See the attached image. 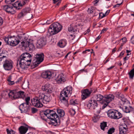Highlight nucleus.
Here are the masks:
<instances>
[{
	"mask_svg": "<svg viewBox=\"0 0 134 134\" xmlns=\"http://www.w3.org/2000/svg\"><path fill=\"white\" fill-rule=\"evenodd\" d=\"M57 112L58 115L53 110L47 109L41 113L40 115L43 120L46 121L47 119L48 118L50 120L49 124L56 126L60 124L59 116L63 117L65 115V112L63 109H57Z\"/></svg>",
	"mask_w": 134,
	"mask_h": 134,
	"instance_id": "1",
	"label": "nucleus"
},
{
	"mask_svg": "<svg viewBox=\"0 0 134 134\" xmlns=\"http://www.w3.org/2000/svg\"><path fill=\"white\" fill-rule=\"evenodd\" d=\"M32 56L29 53H23L17 60L16 65L17 68L19 70H26L27 66H29L31 63Z\"/></svg>",
	"mask_w": 134,
	"mask_h": 134,
	"instance_id": "2",
	"label": "nucleus"
},
{
	"mask_svg": "<svg viewBox=\"0 0 134 134\" xmlns=\"http://www.w3.org/2000/svg\"><path fill=\"white\" fill-rule=\"evenodd\" d=\"M52 99V96L49 94L45 95L44 93H40L38 97H35L31 102L33 105L37 108H41L43 106L42 102L44 104H47Z\"/></svg>",
	"mask_w": 134,
	"mask_h": 134,
	"instance_id": "3",
	"label": "nucleus"
},
{
	"mask_svg": "<svg viewBox=\"0 0 134 134\" xmlns=\"http://www.w3.org/2000/svg\"><path fill=\"white\" fill-rule=\"evenodd\" d=\"M104 96L100 94L96 95L97 100L91 98L89 100L86 104L87 107L93 109V111L96 114V117H97L100 113L101 110V107L97 103L98 101H100V103L103 100Z\"/></svg>",
	"mask_w": 134,
	"mask_h": 134,
	"instance_id": "4",
	"label": "nucleus"
},
{
	"mask_svg": "<svg viewBox=\"0 0 134 134\" xmlns=\"http://www.w3.org/2000/svg\"><path fill=\"white\" fill-rule=\"evenodd\" d=\"M24 40H27V38L25 36V34L19 35L16 36H9L4 38V41L7 42V44L12 46H16L19 43L20 41H22Z\"/></svg>",
	"mask_w": 134,
	"mask_h": 134,
	"instance_id": "5",
	"label": "nucleus"
},
{
	"mask_svg": "<svg viewBox=\"0 0 134 134\" xmlns=\"http://www.w3.org/2000/svg\"><path fill=\"white\" fill-rule=\"evenodd\" d=\"M72 87L69 86L64 88L60 94V99L62 102L64 103L65 105H68V96L71 94Z\"/></svg>",
	"mask_w": 134,
	"mask_h": 134,
	"instance_id": "6",
	"label": "nucleus"
},
{
	"mask_svg": "<svg viewBox=\"0 0 134 134\" xmlns=\"http://www.w3.org/2000/svg\"><path fill=\"white\" fill-rule=\"evenodd\" d=\"M62 27L59 23H54L50 25L48 29V31L51 35L57 34L62 29Z\"/></svg>",
	"mask_w": 134,
	"mask_h": 134,
	"instance_id": "7",
	"label": "nucleus"
},
{
	"mask_svg": "<svg viewBox=\"0 0 134 134\" xmlns=\"http://www.w3.org/2000/svg\"><path fill=\"white\" fill-rule=\"evenodd\" d=\"M9 95L13 99L21 98L24 99L25 97L24 92L21 91H17L16 90L10 91Z\"/></svg>",
	"mask_w": 134,
	"mask_h": 134,
	"instance_id": "8",
	"label": "nucleus"
},
{
	"mask_svg": "<svg viewBox=\"0 0 134 134\" xmlns=\"http://www.w3.org/2000/svg\"><path fill=\"white\" fill-rule=\"evenodd\" d=\"M115 97L113 94H109L105 95L104 96L103 100L101 104L103 105L102 107V109L105 108L111 101L114 99Z\"/></svg>",
	"mask_w": 134,
	"mask_h": 134,
	"instance_id": "9",
	"label": "nucleus"
},
{
	"mask_svg": "<svg viewBox=\"0 0 134 134\" xmlns=\"http://www.w3.org/2000/svg\"><path fill=\"white\" fill-rule=\"evenodd\" d=\"M3 61V67L5 70L9 71L12 69L13 62L11 60L7 59Z\"/></svg>",
	"mask_w": 134,
	"mask_h": 134,
	"instance_id": "10",
	"label": "nucleus"
},
{
	"mask_svg": "<svg viewBox=\"0 0 134 134\" xmlns=\"http://www.w3.org/2000/svg\"><path fill=\"white\" fill-rule=\"evenodd\" d=\"M44 55L42 53H38L36 56V61L35 63H34L33 65L34 67H36L38 66L44 60Z\"/></svg>",
	"mask_w": 134,
	"mask_h": 134,
	"instance_id": "11",
	"label": "nucleus"
},
{
	"mask_svg": "<svg viewBox=\"0 0 134 134\" xmlns=\"http://www.w3.org/2000/svg\"><path fill=\"white\" fill-rule=\"evenodd\" d=\"M92 92V90H89L88 89L84 90L82 92L81 95L82 99L84 100L89 97Z\"/></svg>",
	"mask_w": 134,
	"mask_h": 134,
	"instance_id": "12",
	"label": "nucleus"
},
{
	"mask_svg": "<svg viewBox=\"0 0 134 134\" xmlns=\"http://www.w3.org/2000/svg\"><path fill=\"white\" fill-rule=\"evenodd\" d=\"M24 40L21 42V43L23 46H24L27 48H29V51H32V50L34 48V46L33 44L28 42V41H26V40Z\"/></svg>",
	"mask_w": 134,
	"mask_h": 134,
	"instance_id": "13",
	"label": "nucleus"
},
{
	"mask_svg": "<svg viewBox=\"0 0 134 134\" xmlns=\"http://www.w3.org/2000/svg\"><path fill=\"white\" fill-rule=\"evenodd\" d=\"M115 95L116 97L121 100L123 104L126 102H129L125 98L124 95L120 92H116L115 93Z\"/></svg>",
	"mask_w": 134,
	"mask_h": 134,
	"instance_id": "14",
	"label": "nucleus"
},
{
	"mask_svg": "<svg viewBox=\"0 0 134 134\" xmlns=\"http://www.w3.org/2000/svg\"><path fill=\"white\" fill-rule=\"evenodd\" d=\"M13 6L12 4L11 5H7L4 6L3 9L8 13L12 14H14L15 13V11L13 9Z\"/></svg>",
	"mask_w": 134,
	"mask_h": 134,
	"instance_id": "15",
	"label": "nucleus"
},
{
	"mask_svg": "<svg viewBox=\"0 0 134 134\" xmlns=\"http://www.w3.org/2000/svg\"><path fill=\"white\" fill-rule=\"evenodd\" d=\"M31 10V8H26L22 10L21 12L19 14L18 18L19 19H20L23 18L28 13H30Z\"/></svg>",
	"mask_w": 134,
	"mask_h": 134,
	"instance_id": "16",
	"label": "nucleus"
},
{
	"mask_svg": "<svg viewBox=\"0 0 134 134\" xmlns=\"http://www.w3.org/2000/svg\"><path fill=\"white\" fill-rule=\"evenodd\" d=\"M8 52L5 49L0 51V60L1 61L7 59L8 56Z\"/></svg>",
	"mask_w": 134,
	"mask_h": 134,
	"instance_id": "17",
	"label": "nucleus"
},
{
	"mask_svg": "<svg viewBox=\"0 0 134 134\" xmlns=\"http://www.w3.org/2000/svg\"><path fill=\"white\" fill-rule=\"evenodd\" d=\"M46 44V39L44 38H41L37 41L36 44L37 47L38 48H41L42 46L45 45Z\"/></svg>",
	"mask_w": 134,
	"mask_h": 134,
	"instance_id": "18",
	"label": "nucleus"
},
{
	"mask_svg": "<svg viewBox=\"0 0 134 134\" xmlns=\"http://www.w3.org/2000/svg\"><path fill=\"white\" fill-rule=\"evenodd\" d=\"M42 89L43 91H46L49 94L52 93L53 88L51 85L47 83L42 86Z\"/></svg>",
	"mask_w": 134,
	"mask_h": 134,
	"instance_id": "19",
	"label": "nucleus"
},
{
	"mask_svg": "<svg viewBox=\"0 0 134 134\" xmlns=\"http://www.w3.org/2000/svg\"><path fill=\"white\" fill-rule=\"evenodd\" d=\"M55 80L57 83H63L66 81L64 75L63 74L59 75L56 78Z\"/></svg>",
	"mask_w": 134,
	"mask_h": 134,
	"instance_id": "20",
	"label": "nucleus"
},
{
	"mask_svg": "<svg viewBox=\"0 0 134 134\" xmlns=\"http://www.w3.org/2000/svg\"><path fill=\"white\" fill-rule=\"evenodd\" d=\"M52 76L51 72L49 71H46L43 72L41 74L42 77L44 78L50 79Z\"/></svg>",
	"mask_w": 134,
	"mask_h": 134,
	"instance_id": "21",
	"label": "nucleus"
},
{
	"mask_svg": "<svg viewBox=\"0 0 134 134\" xmlns=\"http://www.w3.org/2000/svg\"><path fill=\"white\" fill-rule=\"evenodd\" d=\"M120 134H126V132L128 130V128L126 125L124 126H121L119 127Z\"/></svg>",
	"mask_w": 134,
	"mask_h": 134,
	"instance_id": "22",
	"label": "nucleus"
},
{
	"mask_svg": "<svg viewBox=\"0 0 134 134\" xmlns=\"http://www.w3.org/2000/svg\"><path fill=\"white\" fill-rule=\"evenodd\" d=\"M77 27L76 25L71 24L68 28V31L71 32H74L77 31Z\"/></svg>",
	"mask_w": 134,
	"mask_h": 134,
	"instance_id": "23",
	"label": "nucleus"
},
{
	"mask_svg": "<svg viewBox=\"0 0 134 134\" xmlns=\"http://www.w3.org/2000/svg\"><path fill=\"white\" fill-rule=\"evenodd\" d=\"M115 113L113 114V115H114L115 117L113 118V119H118L121 118L122 116V114L121 113L118 111L117 110H115Z\"/></svg>",
	"mask_w": 134,
	"mask_h": 134,
	"instance_id": "24",
	"label": "nucleus"
},
{
	"mask_svg": "<svg viewBox=\"0 0 134 134\" xmlns=\"http://www.w3.org/2000/svg\"><path fill=\"white\" fill-rule=\"evenodd\" d=\"M28 129V128L23 126H21L19 128V130L21 134H25Z\"/></svg>",
	"mask_w": 134,
	"mask_h": 134,
	"instance_id": "25",
	"label": "nucleus"
},
{
	"mask_svg": "<svg viewBox=\"0 0 134 134\" xmlns=\"http://www.w3.org/2000/svg\"><path fill=\"white\" fill-rule=\"evenodd\" d=\"M115 110L114 109H110L108 110L107 112V114L108 116L109 117L113 119V118L114 116V118L115 117L114 115H113L114 113L115 114Z\"/></svg>",
	"mask_w": 134,
	"mask_h": 134,
	"instance_id": "26",
	"label": "nucleus"
},
{
	"mask_svg": "<svg viewBox=\"0 0 134 134\" xmlns=\"http://www.w3.org/2000/svg\"><path fill=\"white\" fill-rule=\"evenodd\" d=\"M66 40L65 39L59 41L58 43V46L61 48L64 47L66 44Z\"/></svg>",
	"mask_w": 134,
	"mask_h": 134,
	"instance_id": "27",
	"label": "nucleus"
},
{
	"mask_svg": "<svg viewBox=\"0 0 134 134\" xmlns=\"http://www.w3.org/2000/svg\"><path fill=\"white\" fill-rule=\"evenodd\" d=\"M12 5L14 8L18 10L20 9L19 7H21L22 6V4L18 1H16L14 4H12Z\"/></svg>",
	"mask_w": 134,
	"mask_h": 134,
	"instance_id": "28",
	"label": "nucleus"
},
{
	"mask_svg": "<svg viewBox=\"0 0 134 134\" xmlns=\"http://www.w3.org/2000/svg\"><path fill=\"white\" fill-rule=\"evenodd\" d=\"M22 108V107H21V108H22V111L21 112V113H25L29 111V107L27 106V105H25L24 107V109H23Z\"/></svg>",
	"mask_w": 134,
	"mask_h": 134,
	"instance_id": "29",
	"label": "nucleus"
},
{
	"mask_svg": "<svg viewBox=\"0 0 134 134\" xmlns=\"http://www.w3.org/2000/svg\"><path fill=\"white\" fill-rule=\"evenodd\" d=\"M129 78L130 79H133L134 76V68L131 70L129 73Z\"/></svg>",
	"mask_w": 134,
	"mask_h": 134,
	"instance_id": "30",
	"label": "nucleus"
},
{
	"mask_svg": "<svg viewBox=\"0 0 134 134\" xmlns=\"http://www.w3.org/2000/svg\"><path fill=\"white\" fill-rule=\"evenodd\" d=\"M107 126V123L105 122H103L102 123H101L100 125L101 129L103 130H104L105 128Z\"/></svg>",
	"mask_w": 134,
	"mask_h": 134,
	"instance_id": "31",
	"label": "nucleus"
},
{
	"mask_svg": "<svg viewBox=\"0 0 134 134\" xmlns=\"http://www.w3.org/2000/svg\"><path fill=\"white\" fill-rule=\"evenodd\" d=\"M125 110L124 111L126 113H129L132 111V107L129 106V107L125 106Z\"/></svg>",
	"mask_w": 134,
	"mask_h": 134,
	"instance_id": "32",
	"label": "nucleus"
},
{
	"mask_svg": "<svg viewBox=\"0 0 134 134\" xmlns=\"http://www.w3.org/2000/svg\"><path fill=\"white\" fill-rule=\"evenodd\" d=\"M69 104H70L74 105H76V104H78V102L76 100H74L73 99H71L70 100Z\"/></svg>",
	"mask_w": 134,
	"mask_h": 134,
	"instance_id": "33",
	"label": "nucleus"
},
{
	"mask_svg": "<svg viewBox=\"0 0 134 134\" xmlns=\"http://www.w3.org/2000/svg\"><path fill=\"white\" fill-rule=\"evenodd\" d=\"M6 131L8 134H15V132L14 131L11 129L9 130V129H7Z\"/></svg>",
	"mask_w": 134,
	"mask_h": 134,
	"instance_id": "34",
	"label": "nucleus"
},
{
	"mask_svg": "<svg viewBox=\"0 0 134 134\" xmlns=\"http://www.w3.org/2000/svg\"><path fill=\"white\" fill-rule=\"evenodd\" d=\"M115 130V129L114 127L110 128L108 130L107 132L108 134H112L114 133Z\"/></svg>",
	"mask_w": 134,
	"mask_h": 134,
	"instance_id": "35",
	"label": "nucleus"
},
{
	"mask_svg": "<svg viewBox=\"0 0 134 134\" xmlns=\"http://www.w3.org/2000/svg\"><path fill=\"white\" fill-rule=\"evenodd\" d=\"M15 0H5V3L7 5L9 4H12V3Z\"/></svg>",
	"mask_w": 134,
	"mask_h": 134,
	"instance_id": "36",
	"label": "nucleus"
},
{
	"mask_svg": "<svg viewBox=\"0 0 134 134\" xmlns=\"http://www.w3.org/2000/svg\"><path fill=\"white\" fill-rule=\"evenodd\" d=\"M26 105V104L25 103H23L21 104L19 106V108L20 110L21 111V112L22 111V108H21V107H22V108L24 109V107L25 105Z\"/></svg>",
	"mask_w": 134,
	"mask_h": 134,
	"instance_id": "37",
	"label": "nucleus"
},
{
	"mask_svg": "<svg viewBox=\"0 0 134 134\" xmlns=\"http://www.w3.org/2000/svg\"><path fill=\"white\" fill-rule=\"evenodd\" d=\"M69 113L71 115L73 116L75 114L76 112L74 109H71L69 111Z\"/></svg>",
	"mask_w": 134,
	"mask_h": 134,
	"instance_id": "38",
	"label": "nucleus"
},
{
	"mask_svg": "<svg viewBox=\"0 0 134 134\" xmlns=\"http://www.w3.org/2000/svg\"><path fill=\"white\" fill-rule=\"evenodd\" d=\"M30 100V98L29 97H27L25 98V100L26 101V104L27 105H28L29 104V102Z\"/></svg>",
	"mask_w": 134,
	"mask_h": 134,
	"instance_id": "39",
	"label": "nucleus"
},
{
	"mask_svg": "<svg viewBox=\"0 0 134 134\" xmlns=\"http://www.w3.org/2000/svg\"><path fill=\"white\" fill-rule=\"evenodd\" d=\"M9 92L8 93L7 91H6L5 92H4L2 96H4L5 95V96H6V97H7V96H9V97L10 98H11L12 99L13 98H12L10 97V96L9 95Z\"/></svg>",
	"mask_w": 134,
	"mask_h": 134,
	"instance_id": "40",
	"label": "nucleus"
},
{
	"mask_svg": "<svg viewBox=\"0 0 134 134\" xmlns=\"http://www.w3.org/2000/svg\"><path fill=\"white\" fill-rule=\"evenodd\" d=\"M38 109L35 108H32L31 109V111L32 113V114H35L38 111Z\"/></svg>",
	"mask_w": 134,
	"mask_h": 134,
	"instance_id": "41",
	"label": "nucleus"
},
{
	"mask_svg": "<svg viewBox=\"0 0 134 134\" xmlns=\"http://www.w3.org/2000/svg\"><path fill=\"white\" fill-rule=\"evenodd\" d=\"M99 18L100 19L106 16L105 14L103 13L102 12L99 13Z\"/></svg>",
	"mask_w": 134,
	"mask_h": 134,
	"instance_id": "42",
	"label": "nucleus"
},
{
	"mask_svg": "<svg viewBox=\"0 0 134 134\" xmlns=\"http://www.w3.org/2000/svg\"><path fill=\"white\" fill-rule=\"evenodd\" d=\"M53 20L52 19H50L49 20H47L46 21V23L47 24H49L51 23Z\"/></svg>",
	"mask_w": 134,
	"mask_h": 134,
	"instance_id": "43",
	"label": "nucleus"
},
{
	"mask_svg": "<svg viewBox=\"0 0 134 134\" xmlns=\"http://www.w3.org/2000/svg\"><path fill=\"white\" fill-rule=\"evenodd\" d=\"M108 28H104L101 31L100 34H102L103 33H104L106 32V31L108 30Z\"/></svg>",
	"mask_w": 134,
	"mask_h": 134,
	"instance_id": "44",
	"label": "nucleus"
},
{
	"mask_svg": "<svg viewBox=\"0 0 134 134\" xmlns=\"http://www.w3.org/2000/svg\"><path fill=\"white\" fill-rule=\"evenodd\" d=\"M67 6L68 5L67 4H66L65 6L62 7L59 10L60 11H62L64 10L65 9L66 7H67Z\"/></svg>",
	"mask_w": 134,
	"mask_h": 134,
	"instance_id": "45",
	"label": "nucleus"
},
{
	"mask_svg": "<svg viewBox=\"0 0 134 134\" xmlns=\"http://www.w3.org/2000/svg\"><path fill=\"white\" fill-rule=\"evenodd\" d=\"M130 41L132 44H134V35L133 36L131 39Z\"/></svg>",
	"mask_w": 134,
	"mask_h": 134,
	"instance_id": "46",
	"label": "nucleus"
},
{
	"mask_svg": "<svg viewBox=\"0 0 134 134\" xmlns=\"http://www.w3.org/2000/svg\"><path fill=\"white\" fill-rule=\"evenodd\" d=\"M122 42H123V44H124L127 41V38L126 37H124L122 39Z\"/></svg>",
	"mask_w": 134,
	"mask_h": 134,
	"instance_id": "47",
	"label": "nucleus"
},
{
	"mask_svg": "<svg viewBox=\"0 0 134 134\" xmlns=\"http://www.w3.org/2000/svg\"><path fill=\"white\" fill-rule=\"evenodd\" d=\"M123 2H122L121 3L119 4H117L115 5H114L113 6V7L114 8H115L116 7H119L120 5H121L122 3Z\"/></svg>",
	"mask_w": 134,
	"mask_h": 134,
	"instance_id": "48",
	"label": "nucleus"
},
{
	"mask_svg": "<svg viewBox=\"0 0 134 134\" xmlns=\"http://www.w3.org/2000/svg\"><path fill=\"white\" fill-rule=\"evenodd\" d=\"M88 12L90 14L93 12V10L92 8H88Z\"/></svg>",
	"mask_w": 134,
	"mask_h": 134,
	"instance_id": "49",
	"label": "nucleus"
},
{
	"mask_svg": "<svg viewBox=\"0 0 134 134\" xmlns=\"http://www.w3.org/2000/svg\"><path fill=\"white\" fill-rule=\"evenodd\" d=\"M22 78L20 77V78L18 79L17 81H16L15 82V83L16 84H18V83L19 82L21 81L22 80Z\"/></svg>",
	"mask_w": 134,
	"mask_h": 134,
	"instance_id": "50",
	"label": "nucleus"
},
{
	"mask_svg": "<svg viewBox=\"0 0 134 134\" xmlns=\"http://www.w3.org/2000/svg\"><path fill=\"white\" fill-rule=\"evenodd\" d=\"M15 83L14 81H9L8 84L9 85H12L14 84Z\"/></svg>",
	"mask_w": 134,
	"mask_h": 134,
	"instance_id": "51",
	"label": "nucleus"
},
{
	"mask_svg": "<svg viewBox=\"0 0 134 134\" xmlns=\"http://www.w3.org/2000/svg\"><path fill=\"white\" fill-rule=\"evenodd\" d=\"M3 23V20L2 18L0 16V26L2 25Z\"/></svg>",
	"mask_w": 134,
	"mask_h": 134,
	"instance_id": "52",
	"label": "nucleus"
},
{
	"mask_svg": "<svg viewBox=\"0 0 134 134\" xmlns=\"http://www.w3.org/2000/svg\"><path fill=\"white\" fill-rule=\"evenodd\" d=\"M129 57H124V62H125V63H126V60H127L129 59Z\"/></svg>",
	"mask_w": 134,
	"mask_h": 134,
	"instance_id": "53",
	"label": "nucleus"
},
{
	"mask_svg": "<svg viewBox=\"0 0 134 134\" xmlns=\"http://www.w3.org/2000/svg\"><path fill=\"white\" fill-rule=\"evenodd\" d=\"M125 51H122L120 54L118 56V57H120L121 56H123L124 54Z\"/></svg>",
	"mask_w": 134,
	"mask_h": 134,
	"instance_id": "54",
	"label": "nucleus"
},
{
	"mask_svg": "<svg viewBox=\"0 0 134 134\" xmlns=\"http://www.w3.org/2000/svg\"><path fill=\"white\" fill-rule=\"evenodd\" d=\"M23 5H24L26 3H28L29 1V0H23Z\"/></svg>",
	"mask_w": 134,
	"mask_h": 134,
	"instance_id": "55",
	"label": "nucleus"
},
{
	"mask_svg": "<svg viewBox=\"0 0 134 134\" xmlns=\"http://www.w3.org/2000/svg\"><path fill=\"white\" fill-rule=\"evenodd\" d=\"M122 120L124 122V124H125L126 123V122H127V119L124 118L122 119Z\"/></svg>",
	"mask_w": 134,
	"mask_h": 134,
	"instance_id": "56",
	"label": "nucleus"
},
{
	"mask_svg": "<svg viewBox=\"0 0 134 134\" xmlns=\"http://www.w3.org/2000/svg\"><path fill=\"white\" fill-rule=\"evenodd\" d=\"M98 120V119L97 118L95 117H94V118L93 119V120L94 122H96Z\"/></svg>",
	"mask_w": 134,
	"mask_h": 134,
	"instance_id": "57",
	"label": "nucleus"
},
{
	"mask_svg": "<svg viewBox=\"0 0 134 134\" xmlns=\"http://www.w3.org/2000/svg\"><path fill=\"white\" fill-rule=\"evenodd\" d=\"M99 1V0H96L94 1L93 2V3L94 5H96V4H97L98 2Z\"/></svg>",
	"mask_w": 134,
	"mask_h": 134,
	"instance_id": "58",
	"label": "nucleus"
},
{
	"mask_svg": "<svg viewBox=\"0 0 134 134\" xmlns=\"http://www.w3.org/2000/svg\"><path fill=\"white\" fill-rule=\"evenodd\" d=\"M110 12V10H107L105 12V15H108L109 14V13Z\"/></svg>",
	"mask_w": 134,
	"mask_h": 134,
	"instance_id": "59",
	"label": "nucleus"
},
{
	"mask_svg": "<svg viewBox=\"0 0 134 134\" xmlns=\"http://www.w3.org/2000/svg\"><path fill=\"white\" fill-rule=\"evenodd\" d=\"M116 48L115 47L112 50V53L113 54L116 51Z\"/></svg>",
	"mask_w": 134,
	"mask_h": 134,
	"instance_id": "60",
	"label": "nucleus"
},
{
	"mask_svg": "<svg viewBox=\"0 0 134 134\" xmlns=\"http://www.w3.org/2000/svg\"><path fill=\"white\" fill-rule=\"evenodd\" d=\"M114 67H115L114 66H111L109 68H108L107 69V70H109L110 69H112L113 68H114Z\"/></svg>",
	"mask_w": 134,
	"mask_h": 134,
	"instance_id": "61",
	"label": "nucleus"
},
{
	"mask_svg": "<svg viewBox=\"0 0 134 134\" xmlns=\"http://www.w3.org/2000/svg\"><path fill=\"white\" fill-rule=\"evenodd\" d=\"M101 37V36H99L97 37V38H96V40H97V41H98V40Z\"/></svg>",
	"mask_w": 134,
	"mask_h": 134,
	"instance_id": "62",
	"label": "nucleus"
},
{
	"mask_svg": "<svg viewBox=\"0 0 134 134\" xmlns=\"http://www.w3.org/2000/svg\"><path fill=\"white\" fill-rule=\"evenodd\" d=\"M123 46V45L122 44H121V46H120V47H119V51H121L122 49V47Z\"/></svg>",
	"mask_w": 134,
	"mask_h": 134,
	"instance_id": "63",
	"label": "nucleus"
},
{
	"mask_svg": "<svg viewBox=\"0 0 134 134\" xmlns=\"http://www.w3.org/2000/svg\"><path fill=\"white\" fill-rule=\"evenodd\" d=\"M70 53V52H69L65 56V58H67L68 55Z\"/></svg>",
	"mask_w": 134,
	"mask_h": 134,
	"instance_id": "64",
	"label": "nucleus"
}]
</instances>
